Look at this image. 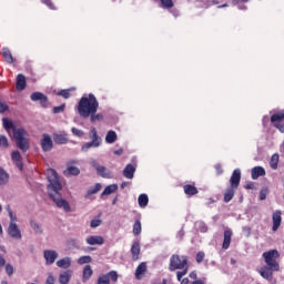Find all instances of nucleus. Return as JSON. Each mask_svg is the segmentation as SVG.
<instances>
[{
	"label": "nucleus",
	"mask_w": 284,
	"mask_h": 284,
	"mask_svg": "<svg viewBox=\"0 0 284 284\" xmlns=\"http://www.w3.org/2000/svg\"><path fill=\"white\" fill-rule=\"evenodd\" d=\"M99 110V101L94 94L90 93L89 97H82L78 104V113L82 119L90 118L91 114H97Z\"/></svg>",
	"instance_id": "1"
},
{
	"label": "nucleus",
	"mask_w": 284,
	"mask_h": 284,
	"mask_svg": "<svg viewBox=\"0 0 284 284\" xmlns=\"http://www.w3.org/2000/svg\"><path fill=\"white\" fill-rule=\"evenodd\" d=\"M183 268H184V271H179L176 273L178 281H181L183 278V276H185V274H187V257L172 255V257L170 260V266H169L170 272H174L175 270H183Z\"/></svg>",
	"instance_id": "2"
},
{
	"label": "nucleus",
	"mask_w": 284,
	"mask_h": 284,
	"mask_svg": "<svg viewBox=\"0 0 284 284\" xmlns=\"http://www.w3.org/2000/svg\"><path fill=\"white\" fill-rule=\"evenodd\" d=\"M13 138L22 152L30 150V133L26 129H13Z\"/></svg>",
	"instance_id": "3"
},
{
	"label": "nucleus",
	"mask_w": 284,
	"mask_h": 284,
	"mask_svg": "<svg viewBox=\"0 0 284 284\" xmlns=\"http://www.w3.org/2000/svg\"><path fill=\"white\" fill-rule=\"evenodd\" d=\"M264 263L273 270V272H278L281 270V266L278 265L277 258L281 257V253H278L277 250H271L268 252L263 253Z\"/></svg>",
	"instance_id": "4"
},
{
	"label": "nucleus",
	"mask_w": 284,
	"mask_h": 284,
	"mask_svg": "<svg viewBox=\"0 0 284 284\" xmlns=\"http://www.w3.org/2000/svg\"><path fill=\"white\" fill-rule=\"evenodd\" d=\"M89 139H91L90 142H87L82 145L81 150L82 152H89L91 148H101V144L103 143V139L99 136V133H97V128L92 126L89 132Z\"/></svg>",
	"instance_id": "5"
},
{
	"label": "nucleus",
	"mask_w": 284,
	"mask_h": 284,
	"mask_svg": "<svg viewBox=\"0 0 284 284\" xmlns=\"http://www.w3.org/2000/svg\"><path fill=\"white\" fill-rule=\"evenodd\" d=\"M47 179L49 181L48 184V193L49 192H61L63 190V185L59 181V175H57V171L53 169L47 170Z\"/></svg>",
	"instance_id": "6"
},
{
	"label": "nucleus",
	"mask_w": 284,
	"mask_h": 284,
	"mask_svg": "<svg viewBox=\"0 0 284 284\" xmlns=\"http://www.w3.org/2000/svg\"><path fill=\"white\" fill-rule=\"evenodd\" d=\"M61 191H50L48 194L50 199L55 203L57 207L59 210H63V212H72V206H70V202H68L65 199H62Z\"/></svg>",
	"instance_id": "7"
},
{
	"label": "nucleus",
	"mask_w": 284,
	"mask_h": 284,
	"mask_svg": "<svg viewBox=\"0 0 284 284\" xmlns=\"http://www.w3.org/2000/svg\"><path fill=\"white\" fill-rule=\"evenodd\" d=\"M91 165L97 171V174L102 176V179H112V172L108 168L100 165L97 160H92Z\"/></svg>",
	"instance_id": "8"
},
{
	"label": "nucleus",
	"mask_w": 284,
	"mask_h": 284,
	"mask_svg": "<svg viewBox=\"0 0 284 284\" xmlns=\"http://www.w3.org/2000/svg\"><path fill=\"white\" fill-rule=\"evenodd\" d=\"M7 232L8 235L14 241H21V239H23V235L21 234V229H19V225L14 222L9 223Z\"/></svg>",
	"instance_id": "9"
},
{
	"label": "nucleus",
	"mask_w": 284,
	"mask_h": 284,
	"mask_svg": "<svg viewBox=\"0 0 284 284\" xmlns=\"http://www.w3.org/2000/svg\"><path fill=\"white\" fill-rule=\"evenodd\" d=\"M110 281L116 283L119 281V273L116 271H110L104 275H100L98 278V284H110Z\"/></svg>",
	"instance_id": "10"
},
{
	"label": "nucleus",
	"mask_w": 284,
	"mask_h": 284,
	"mask_svg": "<svg viewBox=\"0 0 284 284\" xmlns=\"http://www.w3.org/2000/svg\"><path fill=\"white\" fill-rule=\"evenodd\" d=\"M43 257L45 260V265H54V262L59 258V252L55 250H45L43 252Z\"/></svg>",
	"instance_id": "11"
},
{
	"label": "nucleus",
	"mask_w": 284,
	"mask_h": 284,
	"mask_svg": "<svg viewBox=\"0 0 284 284\" xmlns=\"http://www.w3.org/2000/svg\"><path fill=\"white\" fill-rule=\"evenodd\" d=\"M284 120V113H275L271 116V122H273L274 128H276L277 130H280V132L284 133V125L281 124L283 123Z\"/></svg>",
	"instance_id": "12"
},
{
	"label": "nucleus",
	"mask_w": 284,
	"mask_h": 284,
	"mask_svg": "<svg viewBox=\"0 0 284 284\" xmlns=\"http://www.w3.org/2000/svg\"><path fill=\"white\" fill-rule=\"evenodd\" d=\"M40 145L43 152H50L53 148L52 138L49 134H43Z\"/></svg>",
	"instance_id": "13"
},
{
	"label": "nucleus",
	"mask_w": 284,
	"mask_h": 284,
	"mask_svg": "<svg viewBox=\"0 0 284 284\" xmlns=\"http://www.w3.org/2000/svg\"><path fill=\"white\" fill-rule=\"evenodd\" d=\"M231 187L236 190L241 183V169H235L230 179Z\"/></svg>",
	"instance_id": "14"
},
{
	"label": "nucleus",
	"mask_w": 284,
	"mask_h": 284,
	"mask_svg": "<svg viewBox=\"0 0 284 284\" xmlns=\"http://www.w3.org/2000/svg\"><path fill=\"white\" fill-rule=\"evenodd\" d=\"M31 101H40L42 108L48 106V97L41 92H33L30 97Z\"/></svg>",
	"instance_id": "15"
},
{
	"label": "nucleus",
	"mask_w": 284,
	"mask_h": 284,
	"mask_svg": "<svg viewBox=\"0 0 284 284\" xmlns=\"http://www.w3.org/2000/svg\"><path fill=\"white\" fill-rule=\"evenodd\" d=\"M87 245H103L105 243V240L101 235H89L85 239Z\"/></svg>",
	"instance_id": "16"
},
{
	"label": "nucleus",
	"mask_w": 284,
	"mask_h": 284,
	"mask_svg": "<svg viewBox=\"0 0 284 284\" xmlns=\"http://www.w3.org/2000/svg\"><path fill=\"white\" fill-rule=\"evenodd\" d=\"M72 270H67V271H63L59 274V283L60 284H69L70 281H72Z\"/></svg>",
	"instance_id": "17"
},
{
	"label": "nucleus",
	"mask_w": 284,
	"mask_h": 284,
	"mask_svg": "<svg viewBox=\"0 0 284 284\" xmlns=\"http://www.w3.org/2000/svg\"><path fill=\"white\" fill-rule=\"evenodd\" d=\"M11 161L20 171L23 170V161L21 160V153H19V151L11 153Z\"/></svg>",
	"instance_id": "18"
},
{
	"label": "nucleus",
	"mask_w": 284,
	"mask_h": 284,
	"mask_svg": "<svg viewBox=\"0 0 284 284\" xmlns=\"http://www.w3.org/2000/svg\"><path fill=\"white\" fill-rule=\"evenodd\" d=\"M273 272H277L272 270L270 266H264L258 270V274L262 278H265L266 281H272Z\"/></svg>",
	"instance_id": "19"
},
{
	"label": "nucleus",
	"mask_w": 284,
	"mask_h": 284,
	"mask_svg": "<svg viewBox=\"0 0 284 284\" xmlns=\"http://www.w3.org/2000/svg\"><path fill=\"white\" fill-rule=\"evenodd\" d=\"M55 265L61 270H69V267H72V257H63L61 260H58Z\"/></svg>",
	"instance_id": "20"
},
{
	"label": "nucleus",
	"mask_w": 284,
	"mask_h": 284,
	"mask_svg": "<svg viewBox=\"0 0 284 284\" xmlns=\"http://www.w3.org/2000/svg\"><path fill=\"white\" fill-rule=\"evenodd\" d=\"M251 176L253 181H256L258 176H265V169L263 166H255L251 171Z\"/></svg>",
	"instance_id": "21"
},
{
	"label": "nucleus",
	"mask_w": 284,
	"mask_h": 284,
	"mask_svg": "<svg viewBox=\"0 0 284 284\" xmlns=\"http://www.w3.org/2000/svg\"><path fill=\"white\" fill-rule=\"evenodd\" d=\"M230 243H232V231H224V240L222 244V250H230Z\"/></svg>",
	"instance_id": "22"
},
{
	"label": "nucleus",
	"mask_w": 284,
	"mask_h": 284,
	"mask_svg": "<svg viewBox=\"0 0 284 284\" xmlns=\"http://www.w3.org/2000/svg\"><path fill=\"white\" fill-rule=\"evenodd\" d=\"M134 172H136V168H134V165L132 164H128L124 170H123V176H125V179H134Z\"/></svg>",
	"instance_id": "23"
},
{
	"label": "nucleus",
	"mask_w": 284,
	"mask_h": 284,
	"mask_svg": "<svg viewBox=\"0 0 284 284\" xmlns=\"http://www.w3.org/2000/svg\"><path fill=\"white\" fill-rule=\"evenodd\" d=\"M64 174H67V176H79V174H81V170H79V168L75 165L68 164Z\"/></svg>",
	"instance_id": "24"
},
{
	"label": "nucleus",
	"mask_w": 284,
	"mask_h": 284,
	"mask_svg": "<svg viewBox=\"0 0 284 284\" xmlns=\"http://www.w3.org/2000/svg\"><path fill=\"white\" fill-rule=\"evenodd\" d=\"M273 232H276L281 227V211L273 213Z\"/></svg>",
	"instance_id": "25"
},
{
	"label": "nucleus",
	"mask_w": 284,
	"mask_h": 284,
	"mask_svg": "<svg viewBox=\"0 0 284 284\" xmlns=\"http://www.w3.org/2000/svg\"><path fill=\"white\" fill-rule=\"evenodd\" d=\"M54 143H58L59 145H64V143H68V134L65 133H55L53 135Z\"/></svg>",
	"instance_id": "26"
},
{
	"label": "nucleus",
	"mask_w": 284,
	"mask_h": 284,
	"mask_svg": "<svg viewBox=\"0 0 284 284\" xmlns=\"http://www.w3.org/2000/svg\"><path fill=\"white\" fill-rule=\"evenodd\" d=\"M9 181H10V174H8L6 170L0 168V187H2L3 185H8Z\"/></svg>",
	"instance_id": "27"
},
{
	"label": "nucleus",
	"mask_w": 284,
	"mask_h": 284,
	"mask_svg": "<svg viewBox=\"0 0 284 284\" xmlns=\"http://www.w3.org/2000/svg\"><path fill=\"white\" fill-rule=\"evenodd\" d=\"M131 254L133 256V261H139V254H141V245L139 242H134L131 247Z\"/></svg>",
	"instance_id": "28"
},
{
	"label": "nucleus",
	"mask_w": 284,
	"mask_h": 284,
	"mask_svg": "<svg viewBox=\"0 0 284 284\" xmlns=\"http://www.w3.org/2000/svg\"><path fill=\"white\" fill-rule=\"evenodd\" d=\"M116 190H119V185L118 184H110V185L105 186V189L102 192L101 196H110V194H114V192H116Z\"/></svg>",
	"instance_id": "29"
},
{
	"label": "nucleus",
	"mask_w": 284,
	"mask_h": 284,
	"mask_svg": "<svg viewBox=\"0 0 284 284\" xmlns=\"http://www.w3.org/2000/svg\"><path fill=\"white\" fill-rule=\"evenodd\" d=\"M145 270H148V266L145 265V263H141L135 271V278H138V281H141V277L143 276V274H145Z\"/></svg>",
	"instance_id": "30"
},
{
	"label": "nucleus",
	"mask_w": 284,
	"mask_h": 284,
	"mask_svg": "<svg viewBox=\"0 0 284 284\" xmlns=\"http://www.w3.org/2000/svg\"><path fill=\"white\" fill-rule=\"evenodd\" d=\"M119 139V135L114 131H109L105 135V143L112 144L116 143V140Z\"/></svg>",
	"instance_id": "31"
},
{
	"label": "nucleus",
	"mask_w": 284,
	"mask_h": 284,
	"mask_svg": "<svg viewBox=\"0 0 284 284\" xmlns=\"http://www.w3.org/2000/svg\"><path fill=\"white\" fill-rule=\"evenodd\" d=\"M30 227L36 232V234H43V227L37 221H30Z\"/></svg>",
	"instance_id": "32"
},
{
	"label": "nucleus",
	"mask_w": 284,
	"mask_h": 284,
	"mask_svg": "<svg viewBox=\"0 0 284 284\" xmlns=\"http://www.w3.org/2000/svg\"><path fill=\"white\" fill-rule=\"evenodd\" d=\"M26 77L23 74H19L17 78V90H26Z\"/></svg>",
	"instance_id": "33"
},
{
	"label": "nucleus",
	"mask_w": 284,
	"mask_h": 284,
	"mask_svg": "<svg viewBox=\"0 0 284 284\" xmlns=\"http://www.w3.org/2000/svg\"><path fill=\"white\" fill-rule=\"evenodd\" d=\"M92 274H93L92 266L85 265L83 268V275H82L83 280L89 281V278H92Z\"/></svg>",
	"instance_id": "34"
},
{
	"label": "nucleus",
	"mask_w": 284,
	"mask_h": 284,
	"mask_svg": "<svg viewBox=\"0 0 284 284\" xmlns=\"http://www.w3.org/2000/svg\"><path fill=\"white\" fill-rule=\"evenodd\" d=\"M278 154L274 153L270 160V166L272 170H278Z\"/></svg>",
	"instance_id": "35"
},
{
	"label": "nucleus",
	"mask_w": 284,
	"mask_h": 284,
	"mask_svg": "<svg viewBox=\"0 0 284 284\" xmlns=\"http://www.w3.org/2000/svg\"><path fill=\"white\" fill-rule=\"evenodd\" d=\"M2 57L7 61V63H13L14 58H12V53L8 49H2Z\"/></svg>",
	"instance_id": "36"
},
{
	"label": "nucleus",
	"mask_w": 284,
	"mask_h": 284,
	"mask_svg": "<svg viewBox=\"0 0 284 284\" xmlns=\"http://www.w3.org/2000/svg\"><path fill=\"white\" fill-rule=\"evenodd\" d=\"M140 207H148L149 199L148 194H141L138 199Z\"/></svg>",
	"instance_id": "37"
},
{
	"label": "nucleus",
	"mask_w": 284,
	"mask_h": 284,
	"mask_svg": "<svg viewBox=\"0 0 284 284\" xmlns=\"http://www.w3.org/2000/svg\"><path fill=\"white\" fill-rule=\"evenodd\" d=\"M184 192L189 196H194V194L199 193V190H196L195 186H193V185H185L184 186Z\"/></svg>",
	"instance_id": "38"
},
{
	"label": "nucleus",
	"mask_w": 284,
	"mask_h": 284,
	"mask_svg": "<svg viewBox=\"0 0 284 284\" xmlns=\"http://www.w3.org/2000/svg\"><path fill=\"white\" fill-rule=\"evenodd\" d=\"M100 190H101V183H98L94 186H91L87 191V199H88V196H92V194H97Z\"/></svg>",
	"instance_id": "39"
},
{
	"label": "nucleus",
	"mask_w": 284,
	"mask_h": 284,
	"mask_svg": "<svg viewBox=\"0 0 284 284\" xmlns=\"http://www.w3.org/2000/svg\"><path fill=\"white\" fill-rule=\"evenodd\" d=\"M88 263H92V256L84 255L78 258V265H85Z\"/></svg>",
	"instance_id": "40"
},
{
	"label": "nucleus",
	"mask_w": 284,
	"mask_h": 284,
	"mask_svg": "<svg viewBox=\"0 0 284 284\" xmlns=\"http://www.w3.org/2000/svg\"><path fill=\"white\" fill-rule=\"evenodd\" d=\"M142 227H141V221L136 220L133 224V234L134 236H139L141 234Z\"/></svg>",
	"instance_id": "41"
},
{
	"label": "nucleus",
	"mask_w": 284,
	"mask_h": 284,
	"mask_svg": "<svg viewBox=\"0 0 284 284\" xmlns=\"http://www.w3.org/2000/svg\"><path fill=\"white\" fill-rule=\"evenodd\" d=\"M232 199H234V189H233V187L229 189V190L225 192V194H224V201H225V203H230V201H231Z\"/></svg>",
	"instance_id": "42"
},
{
	"label": "nucleus",
	"mask_w": 284,
	"mask_h": 284,
	"mask_svg": "<svg viewBox=\"0 0 284 284\" xmlns=\"http://www.w3.org/2000/svg\"><path fill=\"white\" fill-rule=\"evenodd\" d=\"M91 123H97V121H103V114L101 113H91L90 115Z\"/></svg>",
	"instance_id": "43"
},
{
	"label": "nucleus",
	"mask_w": 284,
	"mask_h": 284,
	"mask_svg": "<svg viewBox=\"0 0 284 284\" xmlns=\"http://www.w3.org/2000/svg\"><path fill=\"white\" fill-rule=\"evenodd\" d=\"M162 8H165L166 10H170L174 8V2L172 0H160Z\"/></svg>",
	"instance_id": "44"
},
{
	"label": "nucleus",
	"mask_w": 284,
	"mask_h": 284,
	"mask_svg": "<svg viewBox=\"0 0 284 284\" xmlns=\"http://www.w3.org/2000/svg\"><path fill=\"white\" fill-rule=\"evenodd\" d=\"M2 125H3L4 130H10V129H12V121H10L8 118H3Z\"/></svg>",
	"instance_id": "45"
},
{
	"label": "nucleus",
	"mask_w": 284,
	"mask_h": 284,
	"mask_svg": "<svg viewBox=\"0 0 284 284\" xmlns=\"http://www.w3.org/2000/svg\"><path fill=\"white\" fill-rule=\"evenodd\" d=\"M8 138L6 135H0V148H9Z\"/></svg>",
	"instance_id": "46"
},
{
	"label": "nucleus",
	"mask_w": 284,
	"mask_h": 284,
	"mask_svg": "<svg viewBox=\"0 0 284 284\" xmlns=\"http://www.w3.org/2000/svg\"><path fill=\"white\" fill-rule=\"evenodd\" d=\"M71 132H72V134H73L74 136H79L80 139H81V136H83V134H85V133L83 132V130L77 129V128H72V129H71Z\"/></svg>",
	"instance_id": "47"
},
{
	"label": "nucleus",
	"mask_w": 284,
	"mask_h": 284,
	"mask_svg": "<svg viewBox=\"0 0 284 284\" xmlns=\"http://www.w3.org/2000/svg\"><path fill=\"white\" fill-rule=\"evenodd\" d=\"M70 92H72V89L61 90L58 94L63 99H70Z\"/></svg>",
	"instance_id": "48"
},
{
	"label": "nucleus",
	"mask_w": 284,
	"mask_h": 284,
	"mask_svg": "<svg viewBox=\"0 0 284 284\" xmlns=\"http://www.w3.org/2000/svg\"><path fill=\"white\" fill-rule=\"evenodd\" d=\"M102 221L99 219H93L90 223V227H99L101 225Z\"/></svg>",
	"instance_id": "49"
},
{
	"label": "nucleus",
	"mask_w": 284,
	"mask_h": 284,
	"mask_svg": "<svg viewBox=\"0 0 284 284\" xmlns=\"http://www.w3.org/2000/svg\"><path fill=\"white\" fill-rule=\"evenodd\" d=\"M6 272H7L8 276H12V274H14V267L10 264H7Z\"/></svg>",
	"instance_id": "50"
},
{
	"label": "nucleus",
	"mask_w": 284,
	"mask_h": 284,
	"mask_svg": "<svg viewBox=\"0 0 284 284\" xmlns=\"http://www.w3.org/2000/svg\"><path fill=\"white\" fill-rule=\"evenodd\" d=\"M63 110H65V104H61L60 106H54L53 113L59 114V112H63Z\"/></svg>",
	"instance_id": "51"
},
{
	"label": "nucleus",
	"mask_w": 284,
	"mask_h": 284,
	"mask_svg": "<svg viewBox=\"0 0 284 284\" xmlns=\"http://www.w3.org/2000/svg\"><path fill=\"white\" fill-rule=\"evenodd\" d=\"M205 258V253L199 252L196 254V263H203V260Z\"/></svg>",
	"instance_id": "52"
},
{
	"label": "nucleus",
	"mask_w": 284,
	"mask_h": 284,
	"mask_svg": "<svg viewBox=\"0 0 284 284\" xmlns=\"http://www.w3.org/2000/svg\"><path fill=\"white\" fill-rule=\"evenodd\" d=\"M67 245L69 247H77V245H79V242L74 239H71V240H68Z\"/></svg>",
	"instance_id": "53"
},
{
	"label": "nucleus",
	"mask_w": 284,
	"mask_h": 284,
	"mask_svg": "<svg viewBox=\"0 0 284 284\" xmlns=\"http://www.w3.org/2000/svg\"><path fill=\"white\" fill-rule=\"evenodd\" d=\"M54 275H52V273H49L48 274V277H47V281H45V284H54Z\"/></svg>",
	"instance_id": "54"
},
{
	"label": "nucleus",
	"mask_w": 284,
	"mask_h": 284,
	"mask_svg": "<svg viewBox=\"0 0 284 284\" xmlns=\"http://www.w3.org/2000/svg\"><path fill=\"white\" fill-rule=\"evenodd\" d=\"M9 219H10L9 223H17V215H14V213H12L11 210H9Z\"/></svg>",
	"instance_id": "55"
},
{
	"label": "nucleus",
	"mask_w": 284,
	"mask_h": 284,
	"mask_svg": "<svg viewBox=\"0 0 284 284\" xmlns=\"http://www.w3.org/2000/svg\"><path fill=\"white\" fill-rule=\"evenodd\" d=\"M8 110V104L0 102V112H6Z\"/></svg>",
	"instance_id": "56"
},
{
	"label": "nucleus",
	"mask_w": 284,
	"mask_h": 284,
	"mask_svg": "<svg viewBox=\"0 0 284 284\" xmlns=\"http://www.w3.org/2000/svg\"><path fill=\"white\" fill-rule=\"evenodd\" d=\"M42 3L48 6V8H50L51 10H54V7H52V2L50 0H42Z\"/></svg>",
	"instance_id": "57"
},
{
	"label": "nucleus",
	"mask_w": 284,
	"mask_h": 284,
	"mask_svg": "<svg viewBox=\"0 0 284 284\" xmlns=\"http://www.w3.org/2000/svg\"><path fill=\"white\" fill-rule=\"evenodd\" d=\"M245 189H246V190H254V183L248 182V183L245 185Z\"/></svg>",
	"instance_id": "58"
},
{
	"label": "nucleus",
	"mask_w": 284,
	"mask_h": 284,
	"mask_svg": "<svg viewBox=\"0 0 284 284\" xmlns=\"http://www.w3.org/2000/svg\"><path fill=\"white\" fill-rule=\"evenodd\" d=\"M113 154H115L116 156H121V154H123V149L115 150Z\"/></svg>",
	"instance_id": "59"
},
{
	"label": "nucleus",
	"mask_w": 284,
	"mask_h": 284,
	"mask_svg": "<svg viewBox=\"0 0 284 284\" xmlns=\"http://www.w3.org/2000/svg\"><path fill=\"white\" fill-rule=\"evenodd\" d=\"M6 265V258L0 256V267H3Z\"/></svg>",
	"instance_id": "60"
},
{
	"label": "nucleus",
	"mask_w": 284,
	"mask_h": 284,
	"mask_svg": "<svg viewBox=\"0 0 284 284\" xmlns=\"http://www.w3.org/2000/svg\"><path fill=\"white\" fill-rule=\"evenodd\" d=\"M181 284H190V280L187 277H185L181 281Z\"/></svg>",
	"instance_id": "61"
},
{
	"label": "nucleus",
	"mask_w": 284,
	"mask_h": 284,
	"mask_svg": "<svg viewBox=\"0 0 284 284\" xmlns=\"http://www.w3.org/2000/svg\"><path fill=\"white\" fill-rule=\"evenodd\" d=\"M190 278L196 280V272H191L190 273Z\"/></svg>",
	"instance_id": "62"
},
{
	"label": "nucleus",
	"mask_w": 284,
	"mask_h": 284,
	"mask_svg": "<svg viewBox=\"0 0 284 284\" xmlns=\"http://www.w3.org/2000/svg\"><path fill=\"white\" fill-rule=\"evenodd\" d=\"M128 185H130V183H128V182H122V184H121L122 190H124V187H128Z\"/></svg>",
	"instance_id": "63"
},
{
	"label": "nucleus",
	"mask_w": 284,
	"mask_h": 284,
	"mask_svg": "<svg viewBox=\"0 0 284 284\" xmlns=\"http://www.w3.org/2000/svg\"><path fill=\"white\" fill-rule=\"evenodd\" d=\"M191 284H204V283H203V281H201V280H196V281H194V282L191 283Z\"/></svg>",
	"instance_id": "64"
}]
</instances>
